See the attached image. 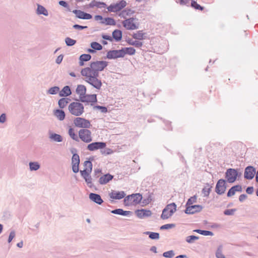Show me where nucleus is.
Segmentation results:
<instances>
[{
    "instance_id": "10",
    "label": "nucleus",
    "mask_w": 258,
    "mask_h": 258,
    "mask_svg": "<svg viewBox=\"0 0 258 258\" xmlns=\"http://www.w3.org/2000/svg\"><path fill=\"white\" fill-rule=\"evenodd\" d=\"M226 180L223 179H219L216 185L215 191L219 195L223 194L226 189Z\"/></svg>"
},
{
    "instance_id": "2",
    "label": "nucleus",
    "mask_w": 258,
    "mask_h": 258,
    "mask_svg": "<svg viewBox=\"0 0 258 258\" xmlns=\"http://www.w3.org/2000/svg\"><path fill=\"white\" fill-rule=\"evenodd\" d=\"M68 110L72 115L79 116L84 112V107L82 103L78 102H73L69 104Z\"/></svg>"
},
{
    "instance_id": "35",
    "label": "nucleus",
    "mask_w": 258,
    "mask_h": 258,
    "mask_svg": "<svg viewBox=\"0 0 258 258\" xmlns=\"http://www.w3.org/2000/svg\"><path fill=\"white\" fill-rule=\"evenodd\" d=\"M121 50L123 51V57L124 56L125 54H129V55H133L136 52V50L133 47H124L122 48Z\"/></svg>"
},
{
    "instance_id": "41",
    "label": "nucleus",
    "mask_w": 258,
    "mask_h": 258,
    "mask_svg": "<svg viewBox=\"0 0 258 258\" xmlns=\"http://www.w3.org/2000/svg\"><path fill=\"white\" fill-rule=\"evenodd\" d=\"M29 165L31 171H36L40 167V164L37 162H30Z\"/></svg>"
},
{
    "instance_id": "45",
    "label": "nucleus",
    "mask_w": 258,
    "mask_h": 258,
    "mask_svg": "<svg viewBox=\"0 0 258 258\" xmlns=\"http://www.w3.org/2000/svg\"><path fill=\"white\" fill-rule=\"evenodd\" d=\"M59 90H60V89L58 87L54 86V87L50 88L47 90V94H49L55 95L59 92Z\"/></svg>"
},
{
    "instance_id": "16",
    "label": "nucleus",
    "mask_w": 258,
    "mask_h": 258,
    "mask_svg": "<svg viewBox=\"0 0 258 258\" xmlns=\"http://www.w3.org/2000/svg\"><path fill=\"white\" fill-rule=\"evenodd\" d=\"M106 143L104 142H94L89 144L87 146V149L93 151L98 149H102L106 147Z\"/></svg>"
},
{
    "instance_id": "21",
    "label": "nucleus",
    "mask_w": 258,
    "mask_h": 258,
    "mask_svg": "<svg viewBox=\"0 0 258 258\" xmlns=\"http://www.w3.org/2000/svg\"><path fill=\"white\" fill-rule=\"evenodd\" d=\"M89 199L94 203L98 204V205H101L103 201L102 199L101 196L95 193H90L89 196Z\"/></svg>"
},
{
    "instance_id": "44",
    "label": "nucleus",
    "mask_w": 258,
    "mask_h": 258,
    "mask_svg": "<svg viewBox=\"0 0 258 258\" xmlns=\"http://www.w3.org/2000/svg\"><path fill=\"white\" fill-rule=\"evenodd\" d=\"M145 234L149 235V238L151 239H158L160 237L159 234L157 232L147 231L145 232Z\"/></svg>"
},
{
    "instance_id": "57",
    "label": "nucleus",
    "mask_w": 258,
    "mask_h": 258,
    "mask_svg": "<svg viewBox=\"0 0 258 258\" xmlns=\"http://www.w3.org/2000/svg\"><path fill=\"white\" fill-rule=\"evenodd\" d=\"M235 211H236L235 209H227L224 211V214L225 215H233Z\"/></svg>"
},
{
    "instance_id": "11",
    "label": "nucleus",
    "mask_w": 258,
    "mask_h": 258,
    "mask_svg": "<svg viewBox=\"0 0 258 258\" xmlns=\"http://www.w3.org/2000/svg\"><path fill=\"white\" fill-rule=\"evenodd\" d=\"M81 176L84 179L87 185L91 188L93 186V178L91 176V172H87L86 170H80Z\"/></svg>"
},
{
    "instance_id": "56",
    "label": "nucleus",
    "mask_w": 258,
    "mask_h": 258,
    "mask_svg": "<svg viewBox=\"0 0 258 258\" xmlns=\"http://www.w3.org/2000/svg\"><path fill=\"white\" fill-rule=\"evenodd\" d=\"M15 236H16L15 231L14 230L11 231L9 236L8 239V242L9 243H10L12 241L13 238L15 237Z\"/></svg>"
},
{
    "instance_id": "52",
    "label": "nucleus",
    "mask_w": 258,
    "mask_h": 258,
    "mask_svg": "<svg viewBox=\"0 0 258 258\" xmlns=\"http://www.w3.org/2000/svg\"><path fill=\"white\" fill-rule=\"evenodd\" d=\"M175 227V224H167L163 225L160 227L161 230H165L171 229Z\"/></svg>"
},
{
    "instance_id": "12",
    "label": "nucleus",
    "mask_w": 258,
    "mask_h": 258,
    "mask_svg": "<svg viewBox=\"0 0 258 258\" xmlns=\"http://www.w3.org/2000/svg\"><path fill=\"white\" fill-rule=\"evenodd\" d=\"M135 19L136 18L133 17L125 19L122 22L123 27L127 30H135L138 29V26L134 23Z\"/></svg>"
},
{
    "instance_id": "58",
    "label": "nucleus",
    "mask_w": 258,
    "mask_h": 258,
    "mask_svg": "<svg viewBox=\"0 0 258 258\" xmlns=\"http://www.w3.org/2000/svg\"><path fill=\"white\" fill-rule=\"evenodd\" d=\"M102 170L100 169H96L94 171L93 177L94 178H98L100 173H101Z\"/></svg>"
},
{
    "instance_id": "64",
    "label": "nucleus",
    "mask_w": 258,
    "mask_h": 258,
    "mask_svg": "<svg viewBox=\"0 0 258 258\" xmlns=\"http://www.w3.org/2000/svg\"><path fill=\"white\" fill-rule=\"evenodd\" d=\"M63 56L62 54L59 55L55 60V62L57 64H59L62 60Z\"/></svg>"
},
{
    "instance_id": "51",
    "label": "nucleus",
    "mask_w": 258,
    "mask_h": 258,
    "mask_svg": "<svg viewBox=\"0 0 258 258\" xmlns=\"http://www.w3.org/2000/svg\"><path fill=\"white\" fill-rule=\"evenodd\" d=\"M197 196H194L193 197H190L189 199H188V200H187V202L186 204V207L187 206H191V205L194 203H196L197 202Z\"/></svg>"
},
{
    "instance_id": "50",
    "label": "nucleus",
    "mask_w": 258,
    "mask_h": 258,
    "mask_svg": "<svg viewBox=\"0 0 258 258\" xmlns=\"http://www.w3.org/2000/svg\"><path fill=\"white\" fill-rule=\"evenodd\" d=\"M175 255L174 251L173 250H170L163 253V256L166 258H172Z\"/></svg>"
},
{
    "instance_id": "47",
    "label": "nucleus",
    "mask_w": 258,
    "mask_h": 258,
    "mask_svg": "<svg viewBox=\"0 0 258 258\" xmlns=\"http://www.w3.org/2000/svg\"><path fill=\"white\" fill-rule=\"evenodd\" d=\"M68 133L72 139L78 142L79 141L77 135L74 133V131L73 128L70 127L69 128Z\"/></svg>"
},
{
    "instance_id": "39",
    "label": "nucleus",
    "mask_w": 258,
    "mask_h": 258,
    "mask_svg": "<svg viewBox=\"0 0 258 258\" xmlns=\"http://www.w3.org/2000/svg\"><path fill=\"white\" fill-rule=\"evenodd\" d=\"M145 34L143 33V31L139 30L137 31L136 33H134L132 36L135 39L141 40L144 39V35Z\"/></svg>"
},
{
    "instance_id": "15",
    "label": "nucleus",
    "mask_w": 258,
    "mask_h": 258,
    "mask_svg": "<svg viewBox=\"0 0 258 258\" xmlns=\"http://www.w3.org/2000/svg\"><path fill=\"white\" fill-rule=\"evenodd\" d=\"M202 209L203 207L201 205H190L186 207L184 212L187 214H194L196 213L201 212Z\"/></svg>"
},
{
    "instance_id": "54",
    "label": "nucleus",
    "mask_w": 258,
    "mask_h": 258,
    "mask_svg": "<svg viewBox=\"0 0 258 258\" xmlns=\"http://www.w3.org/2000/svg\"><path fill=\"white\" fill-rule=\"evenodd\" d=\"M94 109H99L102 113H106L107 112V108L105 106L96 105L94 106Z\"/></svg>"
},
{
    "instance_id": "29",
    "label": "nucleus",
    "mask_w": 258,
    "mask_h": 258,
    "mask_svg": "<svg viewBox=\"0 0 258 258\" xmlns=\"http://www.w3.org/2000/svg\"><path fill=\"white\" fill-rule=\"evenodd\" d=\"M90 8H94L96 7L98 8H105L106 4L104 2H97L95 0L92 1L89 5Z\"/></svg>"
},
{
    "instance_id": "20",
    "label": "nucleus",
    "mask_w": 258,
    "mask_h": 258,
    "mask_svg": "<svg viewBox=\"0 0 258 258\" xmlns=\"http://www.w3.org/2000/svg\"><path fill=\"white\" fill-rule=\"evenodd\" d=\"M135 213L137 217L141 219L150 217L152 215V212L150 210L144 209L136 210Z\"/></svg>"
},
{
    "instance_id": "24",
    "label": "nucleus",
    "mask_w": 258,
    "mask_h": 258,
    "mask_svg": "<svg viewBox=\"0 0 258 258\" xmlns=\"http://www.w3.org/2000/svg\"><path fill=\"white\" fill-rule=\"evenodd\" d=\"M49 139L50 141L56 142H61L63 140L61 135L52 132L49 133Z\"/></svg>"
},
{
    "instance_id": "61",
    "label": "nucleus",
    "mask_w": 258,
    "mask_h": 258,
    "mask_svg": "<svg viewBox=\"0 0 258 258\" xmlns=\"http://www.w3.org/2000/svg\"><path fill=\"white\" fill-rule=\"evenodd\" d=\"M7 119L6 115L5 113H3L0 116V123H4L6 122Z\"/></svg>"
},
{
    "instance_id": "1",
    "label": "nucleus",
    "mask_w": 258,
    "mask_h": 258,
    "mask_svg": "<svg viewBox=\"0 0 258 258\" xmlns=\"http://www.w3.org/2000/svg\"><path fill=\"white\" fill-rule=\"evenodd\" d=\"M82 76L86 77V81L94 88L99 89L101 86L102 83L100 80L97 78V74L94 72V73H91L88 69H84L81 71Z\"/></svg>"
},
{
    "instance_id": "23",
    "label": "nucleus",
    "mask_w": 258,
    "mask_h": 258,
    "mask_svg": "<svg viewBox=\"0 0 258 258\" xmlns=\"http://www.w3.org/2000/svg\"><path fill=\"white\" fill-rule=\"evenodd\" d=\"M242 191V186L240 185H236L233 186L230 188L227 192V197H230L235 195L236 191L241 192Z\"/></svg>"
},
{
    "instance_id": "48",
    "label": "nucleus",
    "mask_w": 258,
    "mask_h": 258,
    "mask_svg": "<svg viewBox=\"0 0 258 258\" xmlns=\"http://www.w3.org/2000/svg\"><path fill=\"white\" fill-rule=\"evenodd\" d=\"M65 42L67 46H72L76 43V40L73 39L70 37H67L65 39Z\"/></svg>"
},
{
    "instance_id": "37",
    "label": "nucleus",
    "mask_w": 258,
    "mask_h": 258,
    "mask_svg": "<svg viewBox=\"0 0 258 258\" xmlns=\"http://www.w3.org/2000/svg\"><path fill=\"white\" fill-rule=\"evenodd\" d=\"M91 58V56L89 54H83L81 55L79 58V64H84V61H89Z\"/></svg>"
},
{
    "instance_id": "6",
    "label": "nucleus",
    "mask_w": 258,
    "mask_h": 258,
    "mask_svg": "<svg viewBox=\"0 0 258 258\" xmlns=\"http://www.w3.org/2000/svg\"><path fill=\"white\" fill-rule=\"evenodd\" d=\"M126 2L124 0H121L116 3H113L107 7L109 12L117 13L119 12L126 6Z\"/></svg>"
},
{
    "instance_id": "60",
    "label": "nucleus",
    "mask_w": 258,
    "mask_h": 258,
    "mask_svg": "<svg viewBox=\"0 0 258 258\" xmlns=\"http://www.w3.org/2000/svg\"><path fill=\"white\" fill-rule=\"evenodd\" d=\"M90 64H107L106 61H92L90 62Z\"/></svg>"
},
{
    "instance_id": "8",
    "label": "nucleus",
    "mask_w": 258,
    "mask_h": 258,
    "mask_svg": "<svg viewBox=\"0 0 258 258\" xmlns=\"http://www.w3.org/2000/svg\"><path fill=\"white\" fill-rule=\"evenodd\" d=\"M74 123L76 126L85 128H90L91 124L90 121L84 118L77 117L74 119Z\"/></svg>"
},
{
    "instance_id": "62",
    "label": "nucleus",
    "mask_w": 258,
    "mask_h": 258,
    "mask_svg": "<svg viewBox=\"0 0 258 258\" xmlns=\"http://www.w3.org/2000/svg\"><path fill=\"white\" fill-rule=\"evenodd\" d=\"M91 47L95 50H97L98 48V43L96 42H93L91 43Z\"/></svg>"
},
{
    "instance_id": "55",
    "label": "nucleus",
    "mask_w": 258,
    "mask_h": 258,
    "mask_svg": "<svg viewBox=\"0 0 258 258\" xmlns=\"http://www.w3.org/2000/svg\"><path fill=\"white\" fill-rule=\"evenodd\" d=\"M60 6L66 8L68 11H70V7L68 3L64 1H60L58 2Z\"/></svg>"
},
{
    "instance_id": "7",
    "label": "nucleus",
    "mask_w": 258,
    "mask_h": 258,
    "mask_svg": "<svg viewBox=\"0 0 258 258\" xmlns=\"http://www.w3.org/2000/svg\"><path fill=\"white\" fill-rule=\"evenodd\" d=\"M79 136L81 140L85 143L92 141L91 132L87 128L81 129L79 132Z\"/></svg>"
},
{
    "instance_id": "9",
    "label": "nucleus",
    "mask_w": 258,
    "mask_h": 258,
    "mask_svg": "<svg viewBox=\"0 0 258 258\" xmlns=\"http://www.w3.org/2000/svg\"><path fill=\"white\" fill-rule=\"evenodd\" d=\"M71 153L73 154L72 158V170L76 173L79 171L80 157L78 154L74 153L73 150L71 151Z\"/></svg>"
},
{
    "instance_id": "18",
    "label": "nucleus",
    "mask_w": 258,
    "mask_h": 258,
    "mask_svg": "<svg viewBox=\"0 0 258 258\" xmlns=\"http://www.w3.org/2000/svg\"><path fill=\"white\" fill-rule=\"evenodd\" d=\"M80 100L82 102H97L96 95H86L85 94L84 95L80 97Z\"/></svg>"
},
{
    "instance_id": "26",
    "label": "nucleus",
    "mask_w": 258,
    "mask_h": 258,
    "mask_svg": "<svg viewBox=\"0 0 258 258\" xmlns=\"http://www.w3.org/2000/svg\"><path fill=\"white\" fill-rule=\"evenodd\" d=\"M135 13V11L131 9L126 8L122 11L118 15L120 18L125 19L127 16H131Z\"/></svg>"
},
{
    "instance_id": "13",
    "label": "nucleus",
    "mask_w": 258,
    "mask_h": 258,
    "mask_svg": "<svg viewBox=\"0 0 258 258\" xmlns=\"http://www.w3.org/2000/svg\"><path fill=\"white\" fill-rule=\"evenodd\" d=\"M123 51L119 50H109L107 52L106 58L109 59L123 57Z\"/></svg>"
},
{
    "instance_id": "59",
    "label": "nucleus",
    "mask_w": 258,
    "mask_h": 258,
    "mask_svg": "<svg viewBox=\"0 0 258 258\" xmlns=\"http://www.w3.org/2000/svg\"><path fill=\"white\" fill-rule=\"evenodd\" d=\"M73 28L75 29L83 30L84 29H87L88 27L86 26H81L78 24H75L73 26Z\"/></svg>"
},
{
    "instance_id": "28",
    "label": "nucleus",
    "mask_w": 258,
    "mask_h": 258,
    "mask_svg": "<svg viewBox=\"0 0 258 258\" xmlns=\"http://www.w3.org/2000/svg\"><path fill=\"white\" fill-rule=\"evenodd\" d=\"M54 116L59 120H63L66 116L65 112L61 109H56L54 110Z\"/></svg>"
},
{
    "instance_id": "25",
    "label": "nucleus",
    "mask_w": 258,
    "mask_h": 258,
    "mask_svg": "<svg viewBox=\"0 0 258 258\" xmlns=\"http://www.w3.org/2000/svg\"><path fill=\"white\" fill-rule=\"evenodd\" d=\"M106 66H90V67H87L85 69H88L92 74L94 73V72H95L97 74V76H98V72L103 70Z\"/></svg>"
},
{
    "instance_id": "40",
    "label": "nucleus",
    "mask_w": 258,
    "mask_h": 258,
    "mask_svg": "<svg viewBox=\"0 0 258 258\" xmlns=\"http://www.w3.org/2000/svg\"><path fill=\"white\" fill-rule=\"evenodd\" d=\"M193 232H197L198 233H199L200 234H202L203 235L205 236H213L214 233L210 231L207 230H203L201 229H195L193 230Z\"/></svg>"
},
{
    "instance_id": "27",
    "label": "nucleus",
    "mask_w": 258,
    "mask_h": 258,
    "mask_svg": "<svg viewBox=\"0 0 258 258\" xmlns=\"http://www.w3.org/2000/svg\"><path fill=\"white\" fill-rule=\"evenodd\" d=\"M72 91L69 86H64L61 91L59 90V95L60 97H68L71 95Z\"/></svg>"
},
{
    "instance_id": "31",
    "label": "nucleus",
    "mask_w": 258,
    "mask_h": 258,
    "mask_svg": "<svg viewBox=\"0 0 258 258\" xmlns=\"http://www.w3.org/2000/svg\"><path fill=\"white\" fill-rule=\"evenodd\" d=\"M122 36V31L116 29L112 32V38L116 42H118L121 40Z\"/></svg>"
},
{
    "instance_id": "4",
    "label": "nucleus",
    "mask_w": 258,
    "mask_h": 258,
    "mask_svg": "<svg viewBox=\"0 0 258 258\" xmlns=\"http://www.w3.org/2000/svg\"><path fill=\"white\" fill-rule=\"evenodd\" d=\"M176 211V205L174 203L167 205L163 209L161 218L167 219L172 216Z\"/></svg>"
},
{
    "instance_id": "42",
    "label": "nucleus",
    "mask_w": 258,
    "mask_h": 258,
    "mask_svg": "<svg viewBox=\"0 0 258 258\" xmlns=\"http://www.w3.org/2000/svg\"><path fill=\"white\" fill-rule=\"evenodd\" d=\"M212 186L209 183H207L206 186L203 188L202 192L204 197H208L211 190Z\"/></svg>"
},
{
    "instance_id": "14",
    "label": "nucleus",
    "mask_w": 258,
    "mask_h": 258,
    "mask_svg": "<svg viewBox=\"0 0 258 258\" xmlns=\"http://www.w3.org/2000/svg\"><path fill=\"white\" fill-rule=\"evenodd\" d=\"M255 173V169L253 166H248L244 170V177L246 179H252Z\"/></svg>"
},
{
    "instance_id": "49",
    "label": "nucleus",
    "mask_w": 258,
    "mask_h": 258,
    "mask_svg": "<svg viewBox=\"0 0 258 258\" xmlns=\"http://www.w3.org/2000/svg\"><path fill=\"white\" fill-rule=\"evenodd\" d=\"M191 6L196 10L202 11L204 10V7L198 4L196 1L192 0L191 2Z\"/></svg>"
},
{
    "instance_id": "22",
    "label": "nucleus",
    "mask_w": 258,
    "mask_h": 258,
    "mask_svg": "<svg viewBox=\"0 0 258 258\" xmlns=\"http://www.w3.org/2000/svg\"><path fill=\"white\" fill-rule=\"evenodd\" d=\"M113 178V175L110 174L109 173H107L101 176L99 179L98 182L100 184H105L111 180Z\"/></svg>"
},
{
    "instance_id": "43",
    "label": "nucleus",
    "mask_w": 258,
    "mask_h": 258,
    "mask_svg": "<svg viewBox=\"0 0 258 258\" xmlns=\"http://www.w3.org/2000/svg\"><path fill=\"white\" fill-rule=\"evenodd\" d=\"M85 168L83 170H86L87 172H92V163L90 160L85 161L84 163Z\"/></svg>"
},
{
    "instance_id": "32",
    "label": "nucleus",
    "mask_w": 258,
    "mask_h": 258,
    "mask_svg": "<svg viewBox=\"0 0 258 258\" xmlns=\"http://www.w3.org/2000/svg\"><path fill=\"white\" fill-rule=\"evenodd\" d=\"M111 213L122 216H128L132 213L131 211H123L122 209H116L111 211Z\"/></svg>"
},
{
    "instance_id": "33",
    "label": "nucleus",
    "mask_w": 258,
    "mask_h": 258,
    "mask_svg": "<svg viewBox=\"0 0 258 258\" xmlns=\"http://www.w3.org/2000/svg\"><path fill=\"white\" fill-rule=\"evenodd\" d=\"M86 88L84 85H79L76 89V93L79 95V97H81L86 94Z\"/></svg>"
},
{
    "instance_id": "38",
    "label": "nucleus",
    "mask_w": 258,
    "mask_h": 258,
    "mask_svg": "<svg viewBox=\"0 0 258 258\" xmlns=\"http://www.w3.org/2000/svg\"><path fill=\"white\" fill-rule=\"evenodd\" d=\"M101 24H105L107 25L114 26L116 24L115 21L112 18H105L104 20L101 22Z\"/></svg>"
},
{
    "instance_id": "17",
    "label": "nucleus",
    "mask_w": 258,
    "mask_h": 258,
    "mask_svg": "<svg viewBox=\"0 0 258 258\" xmlns=\"http://www.w3.org/2000/svg\"><path fill=\"white\" fill-rule=\"evenodd\" d=\"M73 13L75 14L76 17L81 19L89 20L92 19V16L88 13H85L81 10H74Z\"/></svg>"
},
{
    "instance_id": "53",
    "label": "nucleus",
    "mask_w": 258,
    "mask_h": 258,
    "mask_svg": "<svg viewBox=\"0 0 258 258\" xmlns=\"http://www.w3.org/2000/svg\"><path fill=\"white\" fill-rule=\"evenodd\" d=\"M216 256L217 258H225L224 255L222 253V249L219 247L216 252Z\"/></svg>"
},
{
    "instance_id": "30",
    "label": "nucleus",
    "mask_w": 258,
    "mask_h": 258,
    "mask_svg": "<svg viewBox=\"0 0 258 258\" xmlns=\"http://www.w3.org/2000/svg\"><path fill=\"white\" fill-rule=\"evenodd\" d=\"M37 8L36 10V14L37 15H43L45 16L48 15L47 10L42 6L37 4Z\"/></svg>"
},
{
    "instance_id": "36",
    "label": "nucleus",
    "mask_w": 258,
    "mask_h": 258,
    "mask_svg": "<svg viewBox=\"0 0 258 258\" xmlns=\"http://www.w3.org/2000/svg\"><path fill=\"white\" fill-rule=\"evenodd\" d=\"M70 99L68 98H62L60 99L58 101V105L60 108H64L68 104Z\"/></svg>"
},
{
    "instance_id": "63",
    "label": "nucleus",
    "mask_w": 258,
    "mask_h": 258,
    "mask_svg": "<svg viewBox=\"0 0 258 258\" xmlns=\"http://www.w3.org/2000/svg\"><path fill=\"white\" fill-rule=\"evenodd\" d=\"M102 37L104 40H109L111 42H112L113 41L112 37H111L110 36H109V35L103 34L102 35Z\"/></svg>"
},
{
    "instance_id": "34",
    "label": "nucleus",
    "mask_w": 258,
    "mask_h": 258,
    "mask_svg": "<svg viewBox=\"0 0 258 258\" xmlns=\"http://www.w3.org/2000/svg\"><path fill=\"white\" fill-rule=\"evenodd\" d=\"M127 43L131 45H133L137 48H140L143 46V42L140 41L133 40L132 39H128L126 40Z\"/></svg>"
},
{
    "instance_id": "19",
    "label": "nucleus",
    "mask_w": 258,
    "mask_h": 258,
    "mask_svg": "<svg viewBox=\"0 0 258 258\" xmlns=\"http://www.w3.org/2000/svg\"><path fill=\"white\" fill-rule=\"evenodd\" d=\"M109 196L112 199L120 200L125 197V194L123 191L112 190L109 194Z\"/></svg>"
},
{
    "instance_id": "5",
    "label": "nucleus",
    "mask_w": 258,
    "mask_h": 258,
    "mask_svg": "<svg viewBox=\"0 0 258 258\" xmlns=\"http://www.w3.org/2000/svg\"><path fill=\"white\" fill-rule=\"evenodd\" d=\"M241 173L239 174L237 169L234 168H229L225 172V178L229 183H233L235 181L237 177L240 176Z\"/></svg>"
},
{
    "instance_id": "46",
    "label": "nucleus",
    "mask_w": 258,
    "mask_h": 258,
    "mask_svg": "<svg viewBox=\"0 0 258 258\" xmlns=\"http://www.w3.org/2000/svg\"><path fill=\"white\" fill-rule=\"evenodd\" d=\"M199 239V237L195 235H190L186 237L185 241L188 243H193L195 240Z\"/></svg>"
},
{
    "instance_id": "3",
    "label": "nucleus",
    "mask_w": 258,
    "mask_h": 258,
    "mask_svg": "<svg viewBox=\"0 0 258 258\" xmlns=\"http://www.w3.org/2000/svg\"><path fill=\"white\" fill-rule=\"evenodd\" d=\"M142 199V196L140 194H133L124 198V204L125 206L137 205L140 203Z\"/></svg>"
}]
</instances>
